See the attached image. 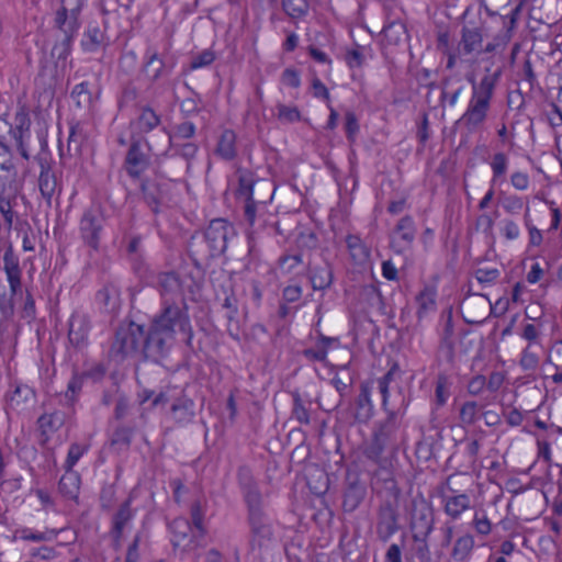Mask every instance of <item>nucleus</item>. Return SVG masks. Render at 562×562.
I'll list each match as a JSON object with an SVG mask.
<instances>
[{"label": "nucleus", "mask_w": 562, "mask_h": 562, "mask_svg": "<svg viewBox=\"0 0 562 562\" xmlns=\"http://www.w3.org/2000/svg\"><path fill=\"white\" fill-rule=\"evenodd\" d=\"M177 326L186 334V344L191 346L193 331L187 308L165 301L161 313L153 319L143 340L144 357L154 361L164 357L172 345Z\"/></svg>", "instance_id": "nucleus-1"}, {"label": "nucleus", "mask_w": 562, "mask_h": 562, "mask_svg": "<svg viewBox=\"0 0 562 562\" xmlns=\"http://www.w3.org/2000/svg\"><path fill=\"white\" fill-rule=\"evenodd\" d=\"M237 482L247 507L249 540L272 537V525L263 509L262 494L249 467L240 465L238 468Z\"/></svg>", "instance_id": "nucleus-2"}, {"label": "nucleus", "mask_w": 562, "mask_h": 562, "mask_svg": "<svg viewBox=\"0 0 562 562\" xmlns=\"http://www.w3.org/2000/svg\"><path fill=\"white\" fill-rule=\"evenodd\" d=\"M403 415L404 409L386 413L385 419L379 424L373 431L371 441L364 448L363 453L367 459L372 462H381L384 452L397 449L402 440L401 425Z\"/></svg>", "instance_id": "nucleus-3"}, {"label": "nucleus", "mask_w": 562, "mask_h": 562, "mask_svg": "<svg viewBox=\"0 0 562 562\" xmlns=\"http://www.w3.org/2000/svg\"><path fill=\"white\" fill-rule=\"evenodd\" d=\"M121 146H128L123 162V170L134 181L140 178V116L133 120L127 130L117 138Z\"/></svg>", "instance_id": "nucleus-4"}, {"label": "nucleus", "mask_w": 562, "mask_h": 562, "mask_svg": "<svg viewBox=\"0 0 562 562\" xmlns=\"http://www.w3.org/2000/svg\"><path fill=\"white\" fill-rule=\"evenodd\" d=\"M139 336L140 325L134 322L121 324L115 330L114 339L109 349V357L120 362L127 357L137 356Z\"/></svg>", "instance_id": "nucleus-5"}, {"label": "nucleus", "mask_w": 562, "mask_h": 562, "mask_svg": "<svg viewBox=\"0 0 562 562\" xmlns=\"http://www.w3.org/2000/svg\"><path fill=\"white\" fill-rule=\"evenodd\" d=\"M435 529V512L424 497L412 501L409 530L412 537L429 538Z\"/></svg>", "instance_id": "nucleus-6"}, {"label": "nucleus", "mask_w": 562, "mask_h": 562, "mask_svg": "<svg viewBox=\"0 0 562 562\" xmlns=\"http://www.w3.org/2000/svg\"><path fill=\"white\" fill-rule=\"evenodd\" d=\"M400 528V513L396 502L384 501L376 509L375 533L378 540L386 543Z\"/></svg>", "instance_id": "nucleus-7"}, {"label": "nucleus", "mask_w": 562, "mask_h": 562, "mask_svg": "<svg viewBox=\"0 0 562 562\" xmlns=\"http://www.w3.org/2000/svg\"><path fill=\"white\" fill-rule=\"evenodd\" d=\"M104 215L98 205L86 210L80 220V233L85 243L93 249H98L101 233L104 225Z\"/></svg>", "instance_id": "nucleus-8"}, {"label": "nucleus", "mask_w": 562, "mask_h": 562, "mask_svg": "<svg viewBox=\"0 0 562 562\" xmlns=\"http://www.w3.org/2000/svg\"><path fill=\"white\" fill-rule=\"evenodd\" d=\"M374 463L378 465V469L374 470L372 474V490L376 494H384L387 497H392L394 502H396L400 496L401 490L397 486V482L394 477V473L391 465L383 456L381 462Z\"/></svg>", "instance_id": "nucleus-9"}, {"label": "nucleus", "mask_w": 562, "mask_h": 562, "mask_svg": "<svg viewBox=\"0 0 562 562\" xmlns=\"http://www.w3.org/2000/svg\"><path fill=\"white\" fill-rule=\"evenodd\" d=\"M203 235L220 257L226 251L228 240L236 235V231L234 225L225 218H214L204 229Z\"/></svg>", "instance_id": "nucleus-10"}, {"label": "nucleus", "mask_w": 562, "mask_h": 562, "mask_svg": "<svg viewBox=\"0 0 562 562\" xmlns=\"http://www.w3.org/2000/svg\"><path fill=\"white\" fill-rule=\"evenodd\" d=\"M366 485L360 481L357 472H348L346 487L342 496V509L345 513H353L364 499Z\"/></svg>", "instance_id": "nucleus-11"}, {"label": "nucleus", "mask_w": 562, "mask_h": 562, "mask_svg": "<svg viewBox=\"0 0 562 562\" xmlns=\"http://www.w3.org/2000/svg\"><path fill=\"white\" fill-rule=\"evenodd\" d=\"M188 254L196 268L207 266L212 259L218 257L203 233L191 236L188 243Z\"/></svg>", "instance_id": "nucleus-12"}, {"label": "nucleus", "mask_w": 562, "mask_h": 562, "mask_svg": "<svg viewBox=\"0 0 562 562\" xmlns=\"http://www.w3.org/2000/svg\"><path fill=\"white\" fill-rule=\"evenodd\" d=\"M169 530L172 535L171 543L173 548H182L183 551L192 550L196 547L195 535H192L191 522L183 517L173 519L169 524Z\"/></svg>", "instance_id": "nucleus-13"}, {"label": "nucleus", "mask_w": 562, "mask_h": 562, "mask_svg": "<svg viewBox=\"0 0 562 562\" xmlns=\"http://www.w3.org/2000/svg\"><path fill=\"white\" fill-rule=\"evenodd\" d=\"M488 110V104L471 99L467 111L457 124L463 125L470 133L474 132L485 122Z\"/></svg>", "instance_id": "nucleus-14"}, {"label": "nucleus", "mask_w": 562, "mask_h": 562, "mask_svg": "<svg viewBox=\"0 0 562 562\" xmlns=\"http://www.w3.org/2000/svg\"><path fill=\"white\" fill-rule=\"evenodd\" d=\"M79 8L68 10L66 7H61L55 16V25L58 30L57 35H68L70 38H75L79 27Z\"/></svg>", "instance_id": "nucleus-15"}, {"label": "nucleus", "mask_w": 562, "mask_h": 562, "mask_svg": "<svg viewBox=\"0 0 562 562\" xmlns=\"http://www.w3.org/2000/svg\"><path fill=\"white\" fill-rule=\"evenodd\" d=\"M501 69H497L496 71L491 74L490 68H486V74L483 76L479 85H475V82L471 79L473 85V94L471 99L479 102H484L490 105L495 87L501 78Z\"/></svg>", "instance_id": "nucleus-16"}, {"label": "nucleus", "mask_w": 562, "mask_h": 562, "mask_svg": "<svg viewBox=\"0 0 562 562\" xmlns=\"http://www.w3.org/2000/svg\"><path fill=\"white\" fill-rule=\"evenodd\" d=\"M487 306H491V302L484 295L464 299L461 304L464 321L468 324L482 323Z\"/></svg>", "instance_id": "nucleus-17"}, {"label": "nucleus", "mask_w": 562, "mask_h": 562, "mask_svg": "<svg viewBox=\"0 0 562 562\" xmlns=\"http://www.w3.org/2000/svg\"><path fill=\"white\" fill-rule=\"evenodd\" d=\"M238 188L236 191L237 198L246 200H254L255 198V188H267L269 189V183L266 181H260L256 178L254 172L250 170L244 169L238 170Z\"/></svg>", "instance_id": "nucleus-18"}, {"label": "nucleus", "mask_w": 562, "mask_h": 562, "mask_svg": "<svg viewBox=\"0 0 562 562\" xmlns=\"http://www.w3.org/2000/svg\"><path fill=\"white\" fill-rule=\"evenodd\" d=\"M249 552L259 562H277L278 543L274 537L249 540Z\"/></svg>", "instance_id": "nucleus-19"}, {"label": "nucleus", "mask_w": 562, "mask_h": 562, "mask_svg": "<svg viewBox=\"0 0 562 562\" xmlns=\"http://www.w3.org/2000/svg\"><path fill=\"white\" fill-rule=\"evenodd\" d=\"M451 494H442V503L445 513L452 519H458L463 512L470 508L471 499L465 493L457 494L450 490Z\"/></svg>", "instance_id": "nucleus-20"}, {"label": "nucleus", "mask_w": 562, "mask_h": 562, "mask_svg": "<svg viewBox=\"0 0 562 562\" xmlns=\"http://www.w3.org/2000/svg\"><path fill=\"white\" fill-rule=\"evenodd\" d=\"M90 330L89 318L83 314H74L69 321L68 339L71 345L81 347L87 342Z\"/></svg>", "instance_id": "nucleus-21"}, {"label": "nucleus", "mask_w": 562, "mask_h": 562, "mask_svg": "<svg viewBox=\"0 0 562 562\" xmlns=\"http://www.w3.org/2000/svg\"><path fill=\"white\" fill-rule=\"evenodd\" d=\"M355 419L360 424L368 423L373 416V404L371 402V387L368 383H362L360 393L356 400Z\"/></svg>", "instance_id": "nucleus-22"}, {"label": "nucleus", "mask_w": 562, "mask_h": 562, "mask_svg": "<svg viewBox=\"0 0 562 562\" xmlns=\"http://www.w3.org/2000/svg\"><path fill=\"white\" fill-rule=\"evenodd\" d=\"M483 43V35L479 27H470L464 25L461 30V41L459 43L458 53L470 55L480 50Z\"/></svg>", "instance_id": "nucleus-23"}, {"label": "nucleus", "mask_w": 562, "mask_h": 562, "mask_svg": "<svg viewBox=\"0 0 562 562\" xmlns=\"http://www.w3.org/2000/svg\"><path fill=\"white\" fill-rule=\"evenodd\" d=\"M194 402L182 395L173 401L170 407L172 419L179 425H187L194 418Z\"/></svg>", "instance_id": "nucleus-24"}, {"label": "nucleus", "mask_w": 562, "mask_h": 562, "mask_svg": "<svg viewBox=\"0 0 562 562\" xmlns=\"http://www.w3.org/2000/svg\"><path fill=\"white\" fill-rule=\"evenodd\" d=\"M95 300L100 308L106 314H115L120 310L121 301L119 290L112 285H104L97 292Z\"/></svg>", "instance_id": "nucleus-25"}, {"label": "nucleus", "mask_w": 562, "mask_h": 562, "mask_svg": "<svg viewBox=\"0 0 562 562\" xmlns=\"http://www.w3.org/2000/svg\"><path fill=\"white\" fill-rule=\"evenodd\" d=\"M236 139L233 130H224L217 140L215 155L226 161L233 160L237 156Z\"/></svg>", "instance_id": "nucleus-26"}, {"label": "nucleus", "mask_w": 562, "mask_h": 562, "mask_svg": "<svg viewBox=\"0 0 562 562\" xmlns=\"http://www.w3.org/2000/svg\"><path fill=\"white\" fill-rule=\"evenodd\" d=\"M441 88L440 102L442 103L447 100L449 105L453 106L463 90L460 75L446 76L441 81Z\"/></svg>", "instance_id": "nucleus-27"}, {"label": "nucleus", "mask_w": 562, "mask_h": 562, "mask_svg": "<svg viewBox=\"0 0 562 562\" xmlns=\"http://www.w3.org/2000/svg\"><path fill=\"white\" fill-rule=\"evenodd\" d=\"M346 244L355 265L364 266L370 261V248L359 236L348 235Z\"/></svg>", "instance_id": "nucleus-28"}, {"label": "nucleus", "mask_w": 562, "mask_h": 562, "mask_svg": "<svg viewBox=\"0 0 562 562\" xmlns=\"http://www.w3.org/2000/svg\"><path fill=\"white\" fill-rule=\"evenodd\" d=\"M292 396V411L291 417L301 425H308L311 423L310 409L312 401L303 398L299 391H293Z\"/></svg>", "instance_id": "nucleus-29"}, {"label": "nucleus", "mask_w": 562, "mask_h": 562, "mask_svg": "<svg viewBox=\"0 0 562 562\" xmlns=\"http://www.w3.org/2000/svg\"><path fill=\"white\" fill-rule=\"evenodd\" d=\"M105 35L98 25H89L82 35L81 47L85 52L93 53L105 45Z\"/></svg>", "instance_id": "nucleus-30"}, {"label": "nucleus", "mask_w": 562, "mask_h": 562, "mask_svg": "<svg viewBox=\"0 0 562 562\" xmlns=\"http://www.w3.org/2000/svg\"><path fill=\"white\" fill-rule=\"evenodd\" d=\"M418 319H423L430 313H434L437 307L436 292L431 288H424L416 296Z\"/></svg>", "instance_id": "nucleus-31"}, {"label": "nucleus", "mask_w": 562, "mask_h": 562, "mask_svg": "<svg viewBox=\"0 0 562 562\" xmlns=\"http://www.w3.org/2000/svg\"><path fill=\"white\" fill-rule=\"evenodd\" d=\"M79 475L71 470H66V473L59 480L58 490L65 497L75 499L79 493Z\"/></svg>", "instance_id": "nucleus-32"}, {"label": "nucleus", "mask_w": 562, "mask_h": 562, "mask_svg": "<svg viewBox=\"0 0 562 562\" xmlns=\"http://www.w3.org/2000/svg\"><path fill=\"white\" fill-rule=\"evenodd\" d=\"M474 548V538L473 536L467 533L464 536L459 537L451 551V558L458 562L468 561L471 557V553Z\"/></svg>", "instance_id": "nucleus-33"}, {"label": "nucleus", "mask_w": 562, "mask_h": 562, "mask_svg": "<svg viewBox=\"0 0 562 562\" xmlns=\"http://www.w3.org/2000/svg\"><path fill=\"white\" fill-rule=\"evenodd\" d=\"M15 122H16V127L12 132L13 137L16 142V146H18V149H19L21 156L24 159L29 160L30 155L27 153V149L25 148L23 138H24V134L30 131V120L23 114L22 115L18 114L15 116Z\"/></svg>", "instance_id": "nucleus-34"}, {"label": "nucleus", "mask_w": 562, "mask_h": 562, "mask_svg": "<svg viewBox=\"0 0 562 562\" xmlns=\"http://www.w3.org/2000/svg\"><path fill=\"white\" fill-rule=\"evenodd\" d=\"M311 284L314 290H325L333 282V272L329 266L316 267L311 270Z\"/></svg>", "instance_id": "nucleus-35"}, {"label": "nucleus", "mask_w": 562, "mask_h": 562, "mask_svg": "<svg viewBox=\"0 0 562 562\" xmlns=\"http://www.w3.org/2000/svg\"><path fill=\"white\" fill-rule=\"evenodd\" d=\"M16 205V195L15 194H4V192L0 193V213L3 216L4 224L8 229H11L14 217L16 213L13 207Z\"/></svg>", "instance_id": "nucleus-36"}, {"label": "nucleus", "mask_w": 562, "mask_h": 562, "mask_svg": "<svg viewBox=\"0 0 562 562\" xmlns=\"http://www.w3.org/2000/svg\"><path fill=\"white\" fill-rule=\"evenodd\" d=\"M83 133L82 127L79 123H75L70 125L69 136L67 139V155L78 156L81 154V146L83 144Z\"/></svg>", "instance_id": "nucleus-37"}, {"label": "nucleus", "mask_w": 562, "mask_h": 562, "mask_svg": "<svg viewBox=\"0 0 562 562\" xmlns=\"http://www.w3.org/2000/svg\"><path fill=\"white\" fill-rule=\"evenodd\" d=\"M284 13L292 20L304 18L308 13L307 0H281Z\"/></svg>", "instance_id": "nucleus-38"}, {"label": "nucleus", "mask_w": 562, "mask_h": 562, "mask_svg": "<svg viewBox=\"0 0 562 562\" xmlns=\"http://www.w3.org/2000/svg\"><path fill=\"white\" fill-rule=\"evenodd\" d=\"M3 270L7 278L22 276L19 256L14 252L13 246L11 244H9L4 250Z\"/></svg>", "instance_id": "nucleus-39"}, {"label": "nucleus", "mask_w": 562, "mask_h": 562, "mask_svg": "<svg viewBox=\"0 0 562 562\" xmlns=\"http://www.w3.org/2000/svg\"><path fill=\"white\" fill-rule=\"evenodd\" d=\"M71 99L79 109H88L92 103V93L89 89V82L83 81L76 85L70 93Z\"/></svg>", "instance_id": "nucleus-40"}, {"label": "nucleus", "mask_w": 562, "mask_h": 562, "mask_svg": "<svg viewBox=\"0 0 562 562\" xmlns=\"http://www.w3.org/2000/svg\"><path fill=\"white\" fill-rule=\"evenodd\" d=\"M133 514L130 509V499L125 501L113 517L112 533L116 539L122 535L124 526L131 520Z\"/></svg>", "instance_id": "nucleus-41"}, {"label": "nucleus", "mask_w": 562, "mask_h": 562, "mask_svg": "<svg viewBox=\"0 0 562 562\" xmlns=\"http://www.w3.org/2000/svg\"><path fill=\"white\" fill-rule=\"evenodd\" d=\"M57 180L55 173L52 172H40L38 188L42 196L50 204V200L56 191Z\"/></svg>", "instance_id": "nucleus-42"}, {"label": "nucleus", "mask_w": 562, "mask_h": 562, "mask_svg": "<svg viewBox=\"0 0 562 562\" xmlns=\"http://www.w3.org/2000/svg\"><path fill=\"white\" fill-rule=\"evenodd\" d=\"M158 283L164 293L181 294V281L176 272H164L158 277Z\"/></svg>", "instance_id": "nucleus-43"}, {"label": "nucleus", "mask_w": 562, "mask_h": 562, "mask_svg": "<svg viewBox=\"0 0 562 562\" xmlns=\"http://www.w3.org/2000/svg\"><path fill=\"white\" fill-rule=\"evenodd\" d=\"M395 229L397 233L401 234V239L407 246H409L414 241L416 235V227L412 216L406 215L402 217L396 224Z\"/></svg>", "instance_id": "nucleus-44"}, {"label": "nucleus", "mask_w": 562, "mask_h": 562, "mask_svg": "<svg viewBox=\"0 0 562 562\" xmlns=\"http://www.w3.org/2000/svg\"><path fill=\"white\" fill-rule=\"evenodd\" d=\"M65 423V415L60 412L44 414L38 418L40 428L45 432L58 430Z\"/></svg>", "instance_id": "nucleus-45"}, {"label": "nucleus", "mask_w": 562, "mask_h": 562, "mask_svg": "<svg viewBox=\"0 0 562 562\" xmlns=\"http://www.w3.org/2000/svg\"><path fill=\"white\" fill-rule=\"evenodd\" d=\"M277 117L283 124H292L302 120L301 111L297 106H289L283 103L277 104Z\"/></svg>", "instance_id": "nucleus-46"}, {"label": "nucleus", "mask_w": 562, "mask_h": 562, "mask_svg": "<svg viewBox=\"0 0 562 562\" xmlns=\"http://www.w3.org/2000/svg\"><path fill=\"white\" fill-rule=\"evenodd\" d=\"M382 33L390 44H397L406 33L405 25L400 21H392L383 26Z\"/></svg>", "instance_id": "nucleus-47"}, {"label": "nucleus", "mask_w": 562, "mask_h": 562, "mask_svg": "<svg viewBox=\"0 0 562 562\" xmlns=\"http://www.w3.org/2000/svg\"><path fill=\"white\" fill-rule=\"evenodd\" d=\"M195 134V125L192 122H183L178 125H176L173 135L168 136L165 132H162V138L164 140H171L175 139V142H178L180 139H190Z\"/></svg>", "instance_id": "nucleus-48"}, {"label": "nucleus", "mask_w": 562, "mask_h": 562, "mask_svg": "<svg viewBox=\"0 0 562 562\" xmlns=\"http://www.w3.org/2000/svg\"><path fill=\"white\" fill-rule=\"evenodd\" d=\"M72 41L74 38H70L68 35H57L56 42L52 48V55L58 60H66L70 55Z\"/></svg>", "instance_id": "nucleus-49"}, {"label": "nucleus", "mask_w": 562, "mask_h": 562, "mask_svg": "<svg viewBox=\"0 0 562 562\" xmlns=\"http://www.w3.org/2000/svg\"><path fill=\"white\" fill-rule=\"evenodd\" d=\"M173 148L177 155L187 160V170L189 171L192 167V160L195 158L199 146L194 143H178L173 144Z\"/></svg>", "instance_id": "nucleus-50"}, {"label": "nucleus", "mask_w": 562, "mask_h": 562, "mask_svg": "<svg viewBox=\"0 0 562 562\" xmlns=\"http://www.w3.org/2000/svg\"><path fill=\"white\" fill-rule=\"evenodd\" d=\"M192 525L196 529L200 537H203L206 533V530L203 526L205 508L200 499L193 502L190 508Z\"/></svg>", "instance_id": "nucleus-51"}, {"label": "nucleus", "mask_w": 562, "mask_h": 562, "mask_svg": "<svg viewBox=\"0 0 562 562\" xmlns=\"http://www.w3.org/2000/svg\"><path fill=\"white\" fill-rule=\"evenodd\" d=\"M133 430L127 427H117L111 437V446L117 451L126 449L131 443Z\"/></svg>", "instance_id": "nucleus-52"}, {"label": "nucleus", "mask_w": 562, "mask_h": 562, "mask_svg": "<svg viewBox=\"0 0 562 562\" xmlns=\"http://www.w3.org/2000/svg\"><path fill=\"white\" fill-rule=\"evenodd\" d=\"M479 404L474 401H468L462 404L459 418L465 425H473L477 420Z\"/></svg>", "instance_id": "nucleus-53"}, {"label": "nucleus", "mask_w": 562, "mask_h": 562, "mask_svg": "<svg viewBox=\"0 0 562 562\" xmlns=\"http://www.w3.org/2000/svg\"><path fill=\"white\" fill-rule=\"evenodd\" d=\"M508 158L504 153H496L493 156L491 168L493 171L492 182H496L499 178L504 177L507 171Z\"/></svg>", "instance_id": "nucleus-54"}, {"label": "nucleus", "mask_w": 562, "mask_h": 562, "mask_svg": "<svg viewBox=\"0 0 562 562\" xmlns=\"http://www.w3.org/2000/svg\"><path fill=\"white\" fill-rule=\"evenodd\" d=\"M16 533L20 535V539L33 542L50 541L56 537V533L53 530L42 532L32 531L31 529L27 528L18 530Z\"/></svg>", "instance_id": "nucleus-55"}, {"label": "nucleus", "mask_w": 562, "mask_h": 562, "mask_svg": "<svg viewBox=\"0 0 562 562\" xmlns=\"http://www.w3.org/2000/svg\"><path fill=\"white\" fill-rule=\"evenodd\" d=\"M414 541V553L419 562H430L431 553L428 544V538L412 537Z\"/></svg>", "instance_id": "nucleus-56"}, {"label": "nucleus", "mask_w": 562, "mask_h": 562, "mask_svg": "<svg viewBox=\"0 0 562 562\" xmlns=\"http://www.w3.org/2000/svg\"><path fill=\"white\" fill-rule=\"evenodd\" d=\"M143 70L146 72V76L150 80H153V81L157 80L159 78L161 71L164 70V63L158 57V55L156 53H154L149 56V59L146 63V65L143 67Z\"/></svg>", "instance_id": "nucleus-57"}, {"label": "nucleus", "mask_w": 562, "mask_h": 562, "mask_svg": "<svg viewBox=\"0 0 562 562\" xmlns=\"http://www.w3.org/2000/svg\"><path fill=\"white\" fill-rule=\"evenodd\" d=\"M330 384L337 391L339 398H338V401H337V403L335 405L326 408L327 411H331V409H334V408H336V407H338V406H340L342 404L344 397L347 396V394L349 392V389L351 386V380H349V382H346L339 375L336 374L330 380Z\"/></svg>", "instance_id": "nucleus-58"}, {"label": "nucleus", "mask_w": 562, "mask_h": 562, "mask_svg": "<svg viewBox=\"0 0 562 562\" xmlns=\"http://www.w3.org/2000/svg\"><path fill=\"white\" fill-rule=\"evenodd\" d=\"M271 198H272V195H268V196H259L258 199L245 201L244 216L250 226H254L255 221H256L257 203H266L267 201H270Z\"/></svg>", "instance_id": "nucleus-59"}, {"label": "nucleus", "mask_w": 562, "mask_h": 562, "mask_svg": "<svg viewBox=\"0 0 562 562\" xmlns=\"http://www.w3.org/2000/svg\"><path fill=\"white\" fill-rule=\"evenodd\" d=\"M474 276L479 283L483 285H491L499 278L501 272L496 268H477Z\"/></svg>", "instance_id": "nucleus-60"}, {"label": "nucleus", "mask_w": 562, "mask_h": 562, "mask_svg": "<svg viewBox=\"0 0 562 562\" xmlns=\"http://www.w3.org/2000/svg\"><path fill=\"white\" fill-rule=\"evenodd\" d=\"M345 132L349 142L353 143L359 132L357 115L352 111L345 114Z\"/></svg>", "instance_id": "nucleus-61"}, {"label": "nucleus", "mask_w": 562, "mask_h": 562, "mask_svg": "<svg viewBox=\"0 0 562 562\" xmlns=\"http://www.w3.org/2000/svg\"><path fill=\"white\" fill-rule=\"evenodd\" d=\"M120 68L126 74H133L137 69V54L133 50H125L120 58Z\"/></svg>", "instance_id": "nucleus-62"}, {"label": "nucleus", "mask_w": 562, "mask_h": 562, "mask_svg": "<svg viewBox=\"0 0 562 562\" xmlns=\"http://www.w3.org/2000/svg\"><path fill=\"white\" fill-rule=\"evenodd\" d=\"M502 207L508 214H518L524 207V201L517 195H506L501 200Z\"/></svg>", "instance_id": "nucleus-63"}, {"label": "nucleus", "mask_w": 562, "mask_h": 562, "mask_svg": "<svg viewBox=\"0 0 562 562\" xmlns=\"http://www.w3.org/2000/svg\"><path fill=\"white\" fill-rule=\"evenodd\" d=\"M215 59V54L211 49H204L196 56H194L191 60L190 67L191 69H199L205 66L211 65Z\"/></svg>", "instance_id": "nucleus-64"}]
</instances>
